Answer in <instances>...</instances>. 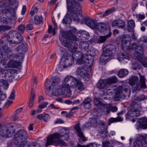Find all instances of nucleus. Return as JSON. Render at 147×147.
<instances>
[{"instance_id": "nucleus-48", "label": "nucleus", "mask_w": 147, "mask_h": 147, "mask_svg": "<svg viewBox=\"0 0 147 147\" xmlns=\"http://www.w3.org/2000/svg\"><path fill=\"white\" fill-rule=\"evenodd\" d=\"M52 86V84L51 80L50 81H47L46 82L45 88L48 91L50 90Z\"/></svg>"}, {"instance_id": "nucleus-41", "label": "nucleus", "mask_w": 147, "mask_h": 147, "mask_svg": "<svg viewBox=\"0 0 147 147\" xmlns=\"http://www.w3.org/2000/svg\"><path fill=\"white\" fill-rule=\"evenodd\" d=\"M111 32H109L108 34L105 36H100L98 40V42L100 43L104 42L105 41L107 38L111 36Z\"/></svg>"}, {"instance_id": "nucleus-37", "label": "nucleus", "mask_w": 147, "mask_h": 147, "mask_svg": "<svg viewBox=\"0 0 147 147\" xmlns=\"http://www.w3.org/2000/svg\"><path fill=\"white\" fill-rule=\"evenodd\" d=\"M128 74L127 70L124 69H121L118 72V76L120 78H123Z\"/></svg>"}, {"instance_id": "nucleus-64", "label": "nucleus", "mask_w": 147, "mask_h": 147, "mask_svg": "<svg viewBox=\"0 0 147 147\" xmlns=\"http://www.w3.org/2000/svg\"><path fill=\"white\" fill-rule=\"evenodd\" d=\"M118 20H115L113 21L112 23V26L115 27L116 26L118 27Z\"/></svg>"}, {"instance_id": "nucleus-18", "label": "nucleus", "mask_w": 147, "mask_h": 147, "mask_svg": "<svg viewBox=\"0 0 147 147\" xmlns=\"http://www.w3.org/2000/svg\"><path fill=\"white\" fill-rule=\"evenodd\" d=\"M145 96L143 95L136 97L132 103V106L140 110L142 109V107L140 105V101L144 100L145 99Z\"/></svg>"}, {"instance_id": "nucleus-47", "label": "nucleus", "mask_w": 147, "mask_h": 147, "mask_svg": "<svg viewBox=\"0 0 147 147\" xmlns=\"http://www.w3.org/2000/svg\"><path fill=\"white\" fill-rule=\"evenodd\" d=\"M42 21V18H40L38 16H36L34 17V22L36 25L39 24Z\"/></svg>"}, {"instance_id": "nucleus-9", "label": "nucleus", "mask_w": 147, "mask_h": 147, "mask_svg": "<svg viewBox=\"0 0 147 147\" xmlns=\"http://www.w3.org/2000/svg\"><path fill=\"white\" fill-rule=\"evenodd\" d=\"M16 130L13 125L7 127H3L0 130V134L1 136L5 138L12 137Z\"/></svg>"}, {"instance_id": "nucleus-19", "label": "nucleus", "mask_w": 147, "mask_h": 147, "mask_svg": "<svg viewBox=\"0 0 147 147\" xmlns=\"http://www.w3.org/2000/svg\"><path fill=\"white\" fill-rule=\"evenodd\" d=\"M67 9L68 12H69L70 13L69 14L70 16H69L71 17L74 21L79 22L80 19L79 18L78 15L80 14L82 12V7H81V11L80 12L78 11V8L76 9V10L74 11L71 8Z\"/></svg>"}, {"instance_id": "nucleus-26", "label": "nucleus", "mask_w": 147, "mask_h": 147, "mask_svg": "<svg viewBox=\"0 0 147 147\" xmlns=\"http://www.w3.org/2000/svg\"><path fill=\"white\" fill-rule=\"evenodd\" d=\"M107 81L106 80H100L97 83V87L100 89H102L108 85Z\"/></svg>"}, {"instance_id": "nucleus-44", "label": "nucleus", "mask_w": 147, "mask_h": 147, "mask_svg": "<svg viewBox=\"0 0 147 147\" xmlns=\"http://www.w3.org/2000/svg\"><path fill=\"white\" fill-rule=\"evenodd\" d=\"M11 26L7 25H2L0 26V32L5 31L9 30L11 28Z\"/></svg>"}, {"instance_id": "nucleus-11", "label": "nucleus", "mask_w": 147, "mask_h": 147, "mask_svg": "<svg viewBox=\"0 0 147 147\" xmlns=\"http://www.w3.org/2000/svg\"><path fill=\"white\" fill-rule=\"evenodd\" d=\"M78 55L77 53L74 54H73L72 55L68 57H62L60 61L61 62H64L65 61V65L63 66V67L65 68L66 67H68L71 66L74 63V59L75 56L78 57L77 55Z\"/></svg>"}, {"instance_id": "nucleus-53", "label": "nucleus", "mask_w": 147, "mask_h": 147, "mask_svg": "<svg viewBox=\"0 0 147 147\" xmlns=\"http://www.w3.org/2000/svg\"><path fill=\"white\" fill-rule=\"evenodd\" d=\"M97 52V51L94 49H92L90 51V53H89V55H88L89 56V57H93L94 58V55H96V53Z\"/></svg>"}, {"instance_id": "nucleus-59", "label": "nucleus", "mask_w": 147, "mask_h": 147, "mask_svg": "<svg viewBox=\"0 0 147 147\" xmlns=\"http://www.w3.org/2000/svg\"><path fill=\"white\" fill-rule=\"evenodd\" d=\"M50 118L49 115L47 114H45L43 115V120L45 122H47Z\"/></svg>"}, {"instance_id": "nucleus-6", "label": "nucleus", "mask_w": 147, "mask_h": 147, "mask_svg": "<svg viewBox=\"0 0 147 147\" xmlns=\"http://www.w3.org/2000/svg\"><path fill=\"white\" fill-rule=\"evenodd\" d=\"M53 87L52 94L55 96H58L62 95L64 93L62 83L60 78L55 77L50 79Z\"/></svg>"}, {"instance_id": "nucleus-25", "label": "nucleus", "mask_w": 147, "mask_h": 147, "mask_svg": "<svg viewBox=\"0 0 147 147\" xmlns=\"http://www.w3.org/2000/svg\"><path fill=\"white\" fill-rule=\"evenodd\" d=\"M20 65V63L11 59L8 62L7 66L8 68H18Z\"/></svg>"}, {"instance_id": "nucleus-43", "label": "nucleus", "mask_w": 147, "mask_h": 147, "mask_svg": "<svg viewBox=\"0 0 147 147\" xmlns=\"http://www.w3.org/2000/svg\"><path fill=\"white\" fill-rule=\"evenodd\" d=\"M106 80L107 81V83L108 85L111 84L116 83L117 82V79L116 77L113 76L109 78Z\"/></svg>"}, {"instance_id": "nucleus-24", "label": "nucleus", "mask_w": 147, "mask_h": 147, "mask_svg": "<svg viewBox=\"0 0 147 147\" xmlns=\"http://www.w3.org/2000/svg\"><path fill=\"white\" fill-rule=\"evenodd\" d=\"M86 24L92 29L96 28V24L94 20L90 18H86L84 20Z\"/></svg>"}, {"instance_id": "nucleus-21", "label": "nucleus", "mask_w": 147, "mask_h": 147, "mask_svg": "<svg viewBox=\"0 0 147 147\" xmlns=\"http://www.w3.org/2000/svg\"><path fill=\"white\" fill-rule=\"evenodd\" d=\"M140 140H138L134 143L135 147H146L147 146V136L143 138Z\"/></svg>"}, {"instance_id": "nucleus-42", "label": "nucleus", "mask_w": 147, "mask_h": 147, "mask_svg": "<svg viewBox=\"0 0 147 147\" xmlns=\"http://www.w3.org/2000/svg\"><path fill=\"white\" fill-rule=\"evenodd\" d=\"M77 35H76V34H74L77 37V36H80L81 35L83 37L85 38H88L89 37V33L85 31H82L81 34L79 33L76 31Z\"/></svg>"}, {"instance_id": "nucleus-5", "label": "nucleus", "mask_w": 147, "mask_h": 147, "mask_svg": "<svg viewBox=\"0 0 147 147\" xmlns=\"http://www.w3.org/2000/svg\"><path fill=\"white\" fill-rule=\"evenodd\" d=\"M28 134L24 130L21 129L17 131L14 136V142L17 147H25L27 143Z\"/></svg>"}, {"instance_id": "nucleus-32", "label": "nucleus", "mask_w": 147, "mask_h": 147, "mask_svg": "<svg viewBox=\"0 0 147 147\" xmlns=\"http://www.w3.org/2000/svg\"><path fill=\"white\" fill-rule=\"evenodd\" d=\"M131 43L130 38L128 39L125 38L123 39L122 41V45L123 47H126L127 48L130 49V45Z\"/></svg>"}, {"instance_id": "nucleus-51", "label": "nucleus", "mask_w": 147, "mask_h": 147, "mask_svg": "<svg viewBox=\"0 0 147 147\" xmlns=\"http://www.w3.org/2000/svg\"><path fill=\"white\" fill-rule=\"evenodd\" d=\"M103 147H113L112 143L109 141H106L103 142Z\"/></svg>"}, {"instance_id": "nucleus-61", "label": "nucleus", "mask_w": 147, "mask_h": 147, "mask_svg": "<svg viewBox=\"0 0 147 147\" xmlns=\"http://www.w3.org/2000/svg\"><path fill=\"white\" fill-rule=\"evenodd\" d=\"M92 125V123L90 122H88L85 124L83 125V128L85 129L89 127H90Z\"/></svg>"}, {"instance_id": "nucleus-49", "label": "nucleus", "mask_w": 147, "mask_h": 147, "mask_svg": "<svg viewBox=\"0 0 147 147\" xmlns=\"http://www.w3.org/2000/svg\"><path fill=\"white\" fill-rule=\"evenodd\" d=\"M118 28H123L125 25V23L123 20H118Z\"/></svg>"}, {"instance_id": "nucleus-39", "label": "nucleus", "mask_w": 147, "mask_h": 147, "mask_svg": "<svg viewBox=\"0 0 147 147\" xmlns=\"http://www.w3.org/2000/svg\"><path fill=\"white\" fill-rule=\"evenodd\" d=\"M32 90L31 91V96L29 102V107L31 108L33 105V103L34 101V98L35 96V94L34 93L33 90Z\"/></svg>"}, {"instance_id": "nucleus-57", "label": "nucleus", "mask_w": 147, "mask_h": 147, "mask_svg": "<svg viewBox=\"0 0 147 147\" xmlns=\"http://www.w3.org/2000/svg\"><path fill=\"white\" fill-rule=\"evenodd\" d=\"M38 145V143L36 142H30L28 144V147H36Z\"/></svg>"}, {"instance_id": "nucleus-50", "label": "nucleus", "mask_w": 147, "mask_h": 147, "mask_svg": "<svg viewBox=\"0 0 147 147\" xmlns=\"http://www.w3.org/2000/svg\"><path fill=\"white\" fill-rule=\"evenodd\" d=\"M115 10V9L114 7H112L110 9L108 10H106L105 13L103 14V16H107L113 12Z\"/></svg>"}, {"instance_id": "nucleus-30", "label": "nucleus", "mask_w": 147, "mask_h": 147, "mask_svg": "<svg viewBox=\"0 0 147 147\" xmlns=\"http://www.w3.org/2000/svg\"><path fill=\"white\" fill-rule=\"evenodd\" d=\"M135 27V22L133 20H129L128 22V25L127 26V29L129 31H133L134 28Z\"/></svg>"}, {"instance_id": "nucleus-22", "label": "nucleus", "mask_w": 147, "mask_h": 147, "mask_svg": "<svg viewBox=\"0 0 147 147\" xmlns=\"http://www.w3.org/2000/svg\"><path fill=\"white\" fill-rule=\"evenodd\" d=\"M77 73L80 76L84 78L88 77L89 74L86 69L83 66L79 67L77 70Z\"/></svg>"}, {"instance_id": "nucleus-13", "label": "nucleus", "mask_w": 147, "mask_h": 147, "mask_svg": "<svg viewBox=\"0 0 147 147\" xmlns=\"http://www.w3.org/2000/svg\"><path fill=\"white\" fill-rule=\"evenodd\" d=\"M131 48L135 49L134 55L135 59L143 55L144 49L142 45H138L136 43H133L131 45Z\"/></svg>"}, {"instance_id": "nucleus-55", "label": "nucleus", "mask_w": 147, "mask_h": 147, "mask_svg": "<svg viewBox=\"0 0 147 147\" xmlns=\"http://www.w3.org/2000/svg\"><path fill=\"white\" fill-rule=\"evenodd\" d=\"M131 68L134 70L140 69V65L136 63H133Z\"/></svg>"}, {"instance_id": "nucleus-46", "label": "nucleus", "mask_w": 147, "mask_h": 147, "mask_svg": "<svg viewBox=\"0 0 147 147\" xmlns=\"http://www.w3.org/2000/svg\"><path fill=\"white\" fill-rule=\"evenodd\" d=\"M69 16H70V15H68L67 14L66 15L63 20L62 22L63 23L66 24H68L71 22V20L70 18L68 17Z\"/></svg>"}, {"instance_id": "nucleus-8", "label": "nucleus", "mask_w": 147, "mask_h": 147, "mask_svg": "<svg viewBox=\"0 0 147 147\" xmlns=\"http://www.w3.org/2000/svg\"><path fill=\"white\" fill-rule=\"evenodd\" d=\"M0 40H6L7 42V48L5 50V51L7 52V53L5 55H4V56L5 57V58H6V57H7L8 58H9V59H19V60H18L19 61H22L24 57V53L22 52H19V53H12L10 55H9L8 56H6V55H7V54L9 52H10L12 51V50L10 49H9L8 47V41L7 40L5 39V40H2L0 39ZM4 51L3 50H0V53L2 52H3ZM3 55H1V53H0V57H2ZM7 60V59H6Z\"/></svg>"}, {"instance_id": "nucleus-35", "label": "nucleus", "mask_w": 147, "mask_h": 147, "mask_svg": "<svg viewBox=\"0 0 147 147\" xmlns=\"http://www.w3.org/2000/svg\"><path fill=\"white\" fill-rule=\"evenodd\" d=\"M125 98L127 99L125 96H124L123 94L121 93L120 92L117 90L114 96V99L115 100L118 101L120 100V98Z\"/></svg>"}, {"instance_id": "nucleus-12", "label": "nucleus", "mask_w": 147, "mask_h": 147, "mask_svg": "<svg viewBox=\"0 0 147 147\" xmlns=\"http://www.w3.org/2000/svg\"><path fill=\"white\" fill-rule=\"evenodd\" d=\"M136 129H146L147 128V117H142L140 118L136 121L135 125Z\"/></svg>"}, {"instance_id": "nucleus-34", "label": "nucleus", "mask_w": 147, "mask_h": 147, "mask_svg": "<svg viewBox=\"0 0 147 147\" xmlns=\"http://www.w3.org/2000/svg\"><path fill=\"white\" fill-rule=\"evenodd\" d=\"M76 83L74 87H77L78 89L80 91L84 90L85 88V86L83 83L80 80H76Z\"/></svg>"}, {"instance_id": "nucleus-28", "label": "nucleus", "mask_w": 147, "mask_h": 147, "mask_svg": "<svg viewBox=\"0 0 147 147\" xmlns=\"http://www.w3.org/2000/svg\"><path fill=\"white\" fill-rule=\"evenodd\" d=\"M104 106L106 108V112L107 114H109L111 111L113 112H117L118 110L117 107L115 106L111 107L110 105L107 104L105 105Z\"/></svg>"}, {"instance_id": "nucleus-20", "label": "nucleus", "mask_w": 147, "mask_h": 147, "mask_svg": "<svg viewBox=\"0 0 147 147\" xmlns=\"http://www.w3.org/2000/svg\"><path fill=\"white\" fill-rule=\"evenodd\" d=\"M74 129L76 132V134L83 142L86 141L87 139L84 136L80 126V124H76L74 127Z\"/></svg>"}, {"instance_id": "nucleus-7", "label": "nucleus", "mask_w": 147, "mask_h": 147, "mask_svg": "<svg viewBox=\"0 0 147 147\" xmlns=\"http://www.w3.org/2000/svg\"><path fill=\"white\" fill-rule=\"evenodd\" d=\"M146 80L144 76H140V80L138 77L135 76H132L129 79V82L131 86H134L136 90L139 88H146L147 86L145 82Z\"/></svg>"}, {"instance_id": "nucleus-56", "label": "nucleus", "mask_w": 147, "mask_h": 147, "mask_svg": "<svg viewBox=\"0 0 147 147\" xmlns=\"http://www.w3.org/2000/svg\"><path fill=\"white\" fill-rule=\"evenodd\" d=\"M7 81L6 80L4 79H1L0 80V82L3 83V85L5 86L6 88H7L8 87V84L7 82Z\"/></svg>"}, {"instance_id": "nucleus-17", "label": "nucleus", "mask_w": 147, "mask_h": 147, "mask_svg": "<svg viewBox=\"0 0 147 147\" xmlns=\"http://www.w3.org/2000/svg\"><path fill=\"white\" fill-rule=\"evenodd\" d=\"M116 50V49L114 45L109 44L105 45L103 47V53L111 58L113 55V51L115 52Z\"/></svg>"}, {"instance_id": "nucleus-63", "label": "nucleus", "mask_w": 147, "mask_h": 147, "mask_svg": "<svg viewBox=\"0 0 147 147\" xmlns=\"http://www.w3.org/2000/svg\"><path fill=\"white\" fill-rule=\"evenodd\" d=\"M33 28L32 25L31 24H28L25 28V29L26 30H31Z\"/></svg>"}, {"instance_id": "nucleus-38", "label": "nucleus", "mask_w": 147, "mask_h": 147, "mask_svg": "<svg viewBox=\"0 0 147 147\" xmlns=\"http://www.w3.org/2000/svg\"><path fill=\"white\" fill-rule=\"evenodd\" d=\"M79 47L84 51L87 49L89 47V44L86 42H81L79 44Z\"/></svg>"}, {"instance_id": "nucleus-27", "label": "nucleus", "mask_w": 147, "mask_h": 147, "mask_svg": "<svg viewBox=\"0 0 147 147\" xmlns=\"http://www.w3.org/2000/svg\"><path fill=\"white\" fill-rule=\"evenodd\" d=\"M27 45L25 42H23L21 44L19 45L15 49V50L17 51H21L22 52H26L27 50Z\"/></svg>"}, {"instance_id": "nucleus-33", "label": "nucleus", "mask_w": 147, "mask_h": 147, "mask_svg": "<svg viewBox=\"0 0 147 147\" xmlns=\"http://www.w3.org/2000/svg\"><path fill=\"white\" fill-rule=\"evenodd\" d=\"M142 64L144 67H147V58L144 57L143 55L136 58Z\"/></svg>"}, {"instance_id": "nucleus-62", "label": "nucleus", "mask_w": 147, "mask_h": 147, "mask_svg": "<svg viewBox=\"0 0 147 147\" xmlns=\"http://www.w3.org/2000/svg\"><path fill=\"white\" fill-rule=\"evenodd\" d=\"M48 104L47 102H45L39 105L38 107L39 109H43L46 107Z\"/></svg>"}, {"instance_id": "nucleus-2", "label": "nucleus", "mask_w": 147, "mask_h": 147, "mask_svg": "<svg viewBox=\"0 0 147 147\" xmlns=\"http://www.w3.org/2000/svg\"><path fill=\"white\" fill-rule=\"evenodd\" d=\"M13 2L9 0H0V20L4 23L8 24L11 20V15L15 16L16 10L13 7Z\"/></svg>"}, {"instance_id": "nucleus-60", "label": "nucleus", "mask_w": 147, "mask_h": 147, "mask_svg": "<svg viewBox=\"0 0 147 147\" xmlns=\"http://www.w3.org/2000/svg\"><path fill=\"white\" fill-rule=\"evenodd\" d=\"M15 97V91L13 90L11 92V94L9 97V98L10 99H14Z\"/></svg>"}, {"instance_id": "nucleus-54", "label": "nucleus", "mask_w": 147, "mask_h": 147, "mask_svg": "<svg viewBox=\"0 0 147 147\" xmlns=\"http://www.w3.org/2000/svg\"><path fill=\"white\" fill-rule=\"evenodd\" d=\"M142 42L147 43V37H143L139 39L138 40V44H142Z\"/></svg>"}, {"instance_id": "nucleus-58", "label": "nucleus", "mask_w": 147, "mask_h": 147, "mask_svg": "<svg viewBox=\"0 0 147 147\" xmlns=\"http://www.w3.org/2000/svg\"><path fill=\"white\" fill-rule=\"evenodd\" d=\"M94 103L96 106L98 105H103L101 102L99 101V99L97 98H96L94 99Z\"/></svg>"}, {"instance_id": "nucleus-23", "label": "nucleus", "mask_w": 147, "mask_h": 147, "mask_svg": "<svg viewBox=\"0 0 147 147\" xmlns=\"http://www.w3.org/2000/svg\"><path fill=\"white\" fill-rule=\"evenodd\" d=\"M94 60L93 57H91L88 55L85 56L83 58L84 63L85 64V65H87L88 67H90L92 65Z\"/></svg>"}, {"instance_id": "nucleus-16", "label": "nucleus", "mask_w": 147, "mask_h": 147, "mask_svg": "<svg viewBox=\"0 0 147 147\" xmlns=\"http://www.w3.org/2000/svg\"><path fill=\"white\" fill-rule=\"evenodd\" d=\"M67 4V9L71 8L73 10H75L76 9H78V11H81V6L80 4L75 1L74 0H66Z\"/></svg>"}, {"instance_id": "nucleus-40", "label": "nucleus", "mask_w": 147, "mask_h": 147, "mask_svg": "<svg viewBox=\"0 0 147 147\" xmlns=\"http://www.w3.org/2000/svg\"><path fill=\"white\" fill-rule=\"evenodd\" d=\"M110 58L108 55L103 53L100 58V61L101 62H107L111 59Z\"/></svg>"}, {"instance_id": "nucleus-36", "label": "nucleus", "mask_w": 147, "mask_h": 147, "mask_svg": "<svg viewBox=\"0 0 147 147\" xmlns=\"http://www.w3.org/2000/svg\"><path fill=\"white\" fill-rule=\"evenodd\" d=\"M123 119L122 117H117L115 118L111 117L109 120L108 124L110 125L111 123L114 122L122 121Z\"/></svg>"}, {"instance_id": "nucleus-29", "label": "nucleus", "mask_w": 147, "mask_h": 147, "mask_svg": "<svg viewBox=\"0 0 147 147\" xmlns=\"http://www.w3.org/2000/svg\"><path fill=\"white\" fill-rule=\"evenodd\" d=\"M106 27L105 24L103 22L98 23L96 25V28L101 32L103 31V30L106 29Z\"/></svg>"}, {"instance_id": "nucleus-3", "label": "nucleus", "mask_w": 147, "mask_h": 147, "mask_svg": "<svg viewBox=\"0 0 147 147\" xmlns=\"http://www.w3.org/2000/svg\"><path fill=\"white\" fill-rule=\"evenodd\" d=\"M61 130L62 131H61L60 134L55 133L53 134H51L47 138V141L45 144L46 146L53 144L56 146L59 145L66 146V143L60 139L63 137L64 138L63 139L64 140L68 139L69 131L68 129L66 128L63 129Z\"/></svg>"}, {"instance_id": "nucleus-1", "label": "nucleus", "mask_w": 147, "mask_h": 147, "mask_svg": "<svg viewBox=\"0 0 147 147\" xmlns=\"http://www.w3.org/2000/svg\"><path fill=\"white\" fill-rule=\"evenodd\" d=\"M77 29L74 28L68 32L64 33V35L59 37V39L62 45L68 48L71 52H74L77 50L78 45L76 41H78V38L74 34H76Z\"/></svg>"}, {"instance_id": "nucleus-15", "label": "nucleus", "mask_w": 147, "mask_h": 147, "mask_svg": "<svg viewBox=\"0 0 147 147\" xmlns=\"http://www.w3.org/2000/svg\"><path fill=\"white\" fill-rule=\"evenodd\" d=\"M141 110L139 109L135 108L130 109L126 114V119H130L134 117L139 116Z\"/></svg>"}, {"instance_id": "nucleus-52", "label": "nucleus", "mask_w": 147, "mask_h": 147, "mask_svg": "<svg viewBox=\"0 0 147 147\" xmlns=\"http://www.w3.org/2000/svg\"><path fill=\"white\" fill-rule=\"evenodd\" d=\"M99 133L102 135V137H105L107 134V129L106 128L103 129H100L99 130Z\"/></svg>"}, {"instance_id": "nucleus-45", "label": "nucleus", "mask_w": 147, "mask_h": 147, "mask_svg": "<svg viewBox=\"0 0 147 147\" xmlns=\"http://www.w3.org/2000/svg\"><path fill=\"white\" fill-rule=\"evenodd\" d=\"M117 56L118 59L119 61H122L125 58L129 60L130 59V58L128 56H126L122 53H119L118 54Z\"/></svg>"}, {"instance_id": "nucleus-4", "label": "nucleus", "mask_w": 147, "mask_h": 147, "mask_svg": "<svg viewBox=\"0 0 147 147\" xmlns=\"http://www.w3.org/2000/svg\"><path fill=\"white\" fill-rule=\"evenodd\" d=\"M25 29L24 26L21 25L18 28V32L16 31H10L7 36V39L11 44H18L21 42L23 40L22 36L20 34L24 33Z\"/></svg>"}, {"instance_id": "nucleus-31", "label": "nucleus", "mask_w": 147, "mask_h": 147, "mask_svg": "<svg viewBox=\"0 0 147 147\" xmlns=\"http://www.w3.org/2000/svg\"><path fill=\"white\" fill-rule=\"evenodd\" d=\"M91 101V99L89 98H87L84 100L83 104L86 109H89L91 107L92 105L90 103Z\"/></svg>"}, {"instance_id": "nucleus-14", "label": "nucleus", "mask_w": 147, "mask_h": 147, "mask_svg": "<svg viewBox=\"0 0 147 147\" xmlns=\"http://www.w3.org/2000/svg\"><path fill=\"white\" fill-rule=\"evenodd\" d=\"M131 88L129 86L127 85L123 84L118 87L117 90L121 93L123 94L125 96L126 98H128L130 94Z\"/></svg>"}, {"instance_id": "nucleus-10", "label": "nucleus", "mask_w": 147, "mask_h": 147, "mask_svg": "<svg viewBox=\"0 0 147 147\" xmlns=\"http://www.w3.org/2000/svg\"><path fill=\"white\" fill-rule=\"evenodd\" d=\"M65 84L62 86V88H74L76 83V79L71 76L66 77L64 79Z\"/></svg>"}]
</instances>
